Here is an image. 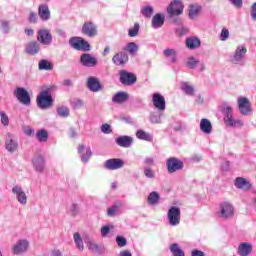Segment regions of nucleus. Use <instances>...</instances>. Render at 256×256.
<instances>
[{
	"label": "nucleus",
	"mask_w": 256,
	"mask_h": 256,
	"mask_svg": "<svg viewBox=\"0 0 256 256\" xmlns=\"http://www.w3.org/2000/svg\"><path fill=\"white\" fill-rule=\"evenodd\" d=\"M221 113L224 115V123L228 127H243V122L233 118V107L229 103L224 102L220 107Z\"/></svg>",
	"instance_id": "obj_1"
},
{
	"label": "nucleus",
	"mask_w": 256,
	"mask_h": 256,
	"mask_svg": "<svg viewBox=\"0 0 256 256\" xmlns=\"http://www.w3.org/2000/svg\"><path fill=\"white\" fill-rule=\"evenodd\" d=\"M246 55L247 47H245V45H239L230 56V63L233 65H239L240 67H245L247 63V60L245 59Z\"/></svg>",
	"instance_id": "obj_2"
},
{
	"label": "nucleus",
	"mask_w": 256,
	"mask_h": 256,
	"mask_svg": "<svg viewBox=\"0 0 256 256\" xmlns=\"http://www.w3.org/2000/svg\"><path fill=\"white\" fill-rule=\"evenodd\" d=\"M37 105L39 109H49L53 105V97L48 90H43L37 96Z\"/></svg>",
	"instance_id": "obj_3"
},
{
	"label": "nucleus",
	"mask_w": 256,
	"mask_h": 256,
	"mask_svg": "<svg viewBox=\"0 0 256 256\" xmlns=\"http://www.w3.org/2000/svg\"><path fill=\"white\" fill-rule=\"evenodd\" d=\"M167 219L171 227H177L181 223V209L177 206H172L167 212Z\"/></svg>",
	"instance_id": "obj_4"
},
{
	"label": "nucleus",
	"mask_w": 256,
	"mask_h": 256,
	"mask_svg": "<svg viewBox=\"0 0 256 256\" xmlns=\"http://www.w3.org/2000/svg\"><path fill=\"white\" fill-rule=\"evenodd\" d=\"M13 255H24L29 251V240L27 239H19L11 248Z\"/></svg>",
	"instance_id": "obj_5"
},
{
	"label": "nucleus",
	"mask_w": 256,
	"mask_h": 256,
	"mask_svg": "<svg viewBox=\"0 0 256 256\" xmlns=\"http://www.w3.org/2000/svg\"><path fill=\"white\" fill-rule=\"evenodd\" d=\"M69 43L73 49H76L77 51H89L91 49V45H89V42L85 41V39L81 37H72L69 40Z\"/></svg>",
	"instance_id": "obj_6"
},
{
	"label": "nucleus",
	"mask_w": 256,
	"mask_h": 256,
	"mask_svg": "<svg viewBox=\"0 0 256 256\" xmlns=\"http://www.w3.org/2000/svg\"><path fill=\"white\" fill-rule=\"evenodd\" d=\"M119 75V81L122 83V85L129 87L137 83V76L131 72H128L127 70H120Z\"/></svg>",
	"instance_id": "obj_7"
},
{
	"label": "nucleus",
	"mask_w": 256,
	"mask_h": 256,
	"mask_svg": "<svg viewBox=\"0 0 256 256\" xmlns=\"http://www.w3.org/2000/svg\"><path fill=\"white\" fill-rule=\"evenodd\" d=\"M166 167L168 173H177V171H181L184 167L183 162L176 157H170L166 160Z\"/></svg>",
	"instance_id": "obj_8"
},
{
	"label": "nucleus",
	"mask_w": 256,
	"mask_h": 256,
	"mask_svg": "<svg viewBox=\"0 0 256 256\" xmlns=\"http://www.w3.org/2000/svg\"><path fill=\"white\" fill-rule=\"evenodd\" d=\"M12 194L14 195L15 199L20 205H22L23 207L27 205L28 197H27V193H25V190H23V187L19 185H14L12 187Z\"/></svg>",
	"instance_id": "obj_9"
},
{
	"label": "nucleus",
	"mask_w": 256,
	"mask_h": 256,
	"mask_svg": "<svg viewBox=\"0 0 256 256\" xmlns=\"http://www.w3.org/2000/svg\"><path fill=\"white\" fill-rule=\"evenodd\" d=\"M14 96L19 100L22 105H31V96L29 92L23 87H17L14 90Z\"/></svg>",
	"instance_id": "obj_10"
},
{
	"label": "nucleus",
	"mask_w": 256,
	"mask_h": 256,
	"mask_svg": "<svg viewBox=\"0 0 256 256\" xmlns=\"http://www.w3.org/2000/svg\"><path fill=\"white\" fill-rule=\"evenodd\" d=\"M233 215H235V209L233 208V205H231L229 202L220 204L219 216L222 219H231Z\"/></svg>",
	"instance_id": "obj_11"
},
{
	"label": "nucleus",
	"mask_w": 256,
	"mask_h": 256,
	"mask_svg": "<svg viewBox=\"0 0 256 256\" xmlns=\"http://www.w3.org/2000/svg\"><path fill=\"white\" fill-rule=\"evenodd\" d=\"M167 13L170 17H173V15H183V3L181 0H173L167 7Z\"/></svg>",
	"instance_id": "obj_12"
},
{
	"label": "nucleus",
	"mask_w": 256,
	"mask_h": 256,
	"mask_svg": "<svg viewBox=\"0 0 256 256\" xmlns=\"http://www.w3.org/2000/svg\"><path fill=\"white\" fill-rule=\"evenodd\" d=\"M125 161L119 158H111L105 161L104 167L109 171H117V169H123Z\"/></svg>",
	"instance_id": "obj_13"
},
{
	"label": "nucleus",
	"mask_w": 256,
	"mask_h": 256,
	"mask_svg": "<svg viewBox=\"0 0 256 256\" xmlns=\"http://www.w3.org/2000/svg\"><path fill=\"white\" fill-rule=\"evenodd\" d=\"M19 147V142L15 138V135L8 133L5 140V149L8 153H15Z\"/></svg>",
	"instance_id": "obj_14"
},
{
	"label": "nucleus",
	"mask_w": 256,
	"mask_h": 256,
	"mask_svg": "<svg viewBox=\"0 0 256 256\" xmlns=\"http://www.w3.org/2000/svg\"><path fill=\"white\" fill-rule=\"evenodd\" d=\"M33 169L36 173H43L45 171V157L41 154H36L32 158Z\"/></svg>",
	"instance_id": "obj_15"
},
{
	"label": "nucleus",
	"mask_w": 256,
	"mask_h": 256,
	"mask_svg": "<svg viewBox=\"0 0 256 256\" xmlns=\"http://www.w3.org/2000/svg\"><path fill=\"white\" fill-rule=\"evenodd\" d=\"M37 39L41 45H51L53 43V36L49 29H41L38 31Z\"/></svg>",
	"instance_id": "obj_16"
},
{
	"label": "nucleus",
	"mask_w": 256,
	"mask_h": 256,
	"mask_svg": "<svg viewBox=\"0 0 256 256\" xmlns=\"http://www.w3.org/2000/svg\"><path fill=\"white\" fill-rule=\"evenodd\" d=\"M238 109L241 115L247 116L251 113V102L247 97L240 96L238 98Z\"/></svg>",
	"instance_id": "obj_17"
},
{
	"label": "nucleus",
	"mask_w": 256,
	"mask_h": 256,
	"mask_svg": "<svg viewBox=\"0 0 256 256\" xmlns=\"http://www.w3.org/2000/svg\"><path fill=\"white\" fill-rule=\"evenodd\" d=\"M152 103L155 109L159 111V113H163V111H165L166 102H165V97L163 95L159 93H154L152 96Z\"/></svg>",
	"instance_id": "obj_18"
},
{
	"label": "nucleus",
	"mask_w": 256,
	"mask_h": 256,
	"mask_svg": "<svg viewBox=\"0 0 256 256\" xmlns=\"http://www.w3.org/2000/svg\"><path fill=\"white\" fill-rule=\"evenodd\" d=\"M82 33L87 37H97V25L93 22H85L82 26Z\"/></svg>",
	"instance_id": "obj_19"
},
{
	"label": "nucleus",
	"mask_w": 256,
	"mask_h": 256,
	"mask_svg": "<svg viewBox=\"0 0 256 256\" xmlns=\"http://www.w3.org/2000/svg\"><path fill=\"white\" fill-rule=\"evenodd\" d=\"M86 85L89 91H92V93H98V91H101L102 89L101 82L95 76L89 77Z\"/></svg>",
	"instance_id": "obj_20"
},
{
	"label": "nucleus",
	"mask_w": 256,
	"mask_h": 256,
	"mask_svg": "<svg viewBox=\"0 0 256 256\" xmlns=\"http://www.w3.org/2000/svg\"><path fill=\"white\" fill-rule=\"evenodd\" d=\"M80 63L83 67H96L97 58L93 57L91 54H82L80 57Z\"/></svg>",
	"instance_id": "obj_21"
},
{
	"label": "nucleus",
	"mask_w": 256,
	"mask_h": 256,
	"mask_svg": "<svg viewBox=\"0 0 256 256\" xmlns=\"http://www.w3.org/2000/svg\"><path fill=\"white\" fill-rule=\"evenodd\" d=\"M78 153L81 157L82 163H89V159H91V155H93V152L91 151L90 147H86L83 145L78 146Z\"/></svg>",
	"instance_id": "obj_22"
},
{
	"label": "nucleus",
	"mask_w": 256,
	"mask_h": 256,
	"mask_svg": "<svg viewBox=\"0 0 256 256\" xmlns=\"http://www.w3.org/2000/svg\"><path fill=\"white\" fill-rule=\"evenodd\" d=\"M38 16L41 21H49V19H51V10H49V5L40 4L38 6Z\"/></svg>",
	"instance_id": "obj_23"
},
{
	"label": "nucleus",
	"mask_w": 256,
	"mask_h": 256,
	"mask_svg": "<svg viewBox=\"0 0 256 256\" xmlns=\"http://www.w3.org/2000/svg\"><path fill=\"white\" fill-rule=\"evenodd\" d=\"M129 61V54L127 52H118L112 57L114 65H125Z\"/></svg>",
	"instance_id": "obj_24"
},
{
	"label": "nucleus",
	"mask_w": 256,
	"mask_h": 256,
	"mask_svg": "<svg viewBox=\"0 0 256 256\" xmlns=\"http://www.w3.org/2000/svg\"><path fill=\"white\" fill-rule=\"evenodd\" d=\"M237 253L240 256H249L251 253H253V245L248 242H242L238 246Z\"/></svg>",
	"instance_id": "obj_25"
},
{
	"label": "nucleus",
	"mask_w": 256,
	"mask_h": 256,
	"mask_svg": "<svg viewBox=\"0 0 256 256\" xmlns=\"http://www.w3.org/2000/svg\"><path fill=\"white\" fill-rule=\"evenodd\" d=\"M203 7L199 4H190L188 6V17L191 20L197 19L202 11Z\"/></svg>",
	"instance_id": "obj_26"
},
{
	"label": "nucleus",
	"mask_w": 256,
	"mask_h": 256,
	"mask_svg": "<svg viewBox=\"0 0 256 256\" xmlns=\"http://www.w3.org/2000/svg\"><path fill=\"white\" fill-rule=\"evenodd\" d=\"M115 142L119 147L128 149L133 145V138L131 136H120L116 138Z\"/></svg>",
	"instance_id": "obj_27"
},
{
	"label": "nucleus",
	"mask_w": 256,
	"mask_h": 256,
	"mask_svg": "<svg viewBox=\"0 0 256 256\" xmlns=\"http://www.w3.org/2000/svg\"><path fill=\"white\" fill-rule=\"evenodd\" d=\"M165 23V15L161 13H157L152 17V28L153 29H161Z\"/></svg>",
	"instance_id": "obj_28"
},
{
	"label": "nucleus",
	"mask_w": 256,
	"mask_h": 256,
	"mask_svg": "<svg viewBox=\"0 0 256 256\" xmlns=\"http://www.w3.org/2000/svg\"><path fill=\"white\" fill-rule=\"evenodd\" d=\"M200 131H202V133H205L206 135H211V133H213V125L211 124V121L209 119H201Z\"/></svg>",
	"instance_id": "obj_29"
},
{
	"label": "nucleus",
	"mask_w": 256,
	"mask_h": 256,
	"mask_svg": "<svg viewBox=\"0 0 256 256\" xmlns=\"http://www.w3.org/2000/svg\"><path fill=\"white\" fill-rule=\"evenodd\" d=\"M40 49L41 46L39 45V43L33 41L27 44L25 51L28 55H37Z\"/></svg>",
	"instance_id": "obj_30"
},
{
	"label": "nucleus",
	"mask_w": 256,
	"mask_h": 256,
	"mask_svg": "<svg viewBox=\"0 0 256 256\" xmlns=\"http://www.w3.org/2000/svg\"><path fill=\"white\" fill-rule=\"evenodd\" d=\"M186 47L188 49H199L201 47V40L197 37H189L186 39Z\"/></svg>",
	"instance_id": "obj_31"
},
{
	"label": "nucleus",
	"mask_w": 256,
	"mask_h": 256,
	"mask_svg": "<svg viewBox=\"0 0 256 256\" xmlns=\"http://www.w3.org/2000/svg\"><path fill=\"white\" fill-rule=\"evenodd\" d=\"M234 185L237 189H249L251 182L243 177H237L234 181Z\"/></svg>",
	"instance_id": "obj_32"
},
{
	"label": "nucleus",
	"mask_w": 256,
	"mask_h": 256,
	"mask_svg": "<svg viewBox=\"0 0 256 256\" xmlns=\"http://www.w3.org/2000/svg\"><path fill=\"white\" fill-rule=\"evenodd\" d=\"M129 99V94L127 92L120 91L112 97L113 103H125Z\"/></svg>",
	"instance_id": "obj_33"
},
{
	"label": "nucleus",
	"mask_w": 256,
	"mask_h": 256,
	"mask_svg": "<svg viewBox=\"0 0 256 256\" xmlns=\"http://www.w3.org/2000/svg\"><path fill=\"white\" fill-rule=\"evenodd\" d=\"M124 51H127L129 55L135 57V55H137V51H139V45H137L135 42H129L124 47Z\"/></svg>",
	"instance_id": "obj_34"
},
{
	"label": "nucleus",
	"mask_w": 256,
	"mask_h": 256,
	"mask_svg": "<svg viewBox=\"0 0 256 256\" xmlns=\"http://www.w3.org/2000/svg\"><path fill=\"white\" fill-rule=\"evenodd\" d=\"M170 252L172 256H185V252L177 243H173L170 245Z\"/></svg>",
	"instance_id": "obj_35"
},
{
	"label": "nucleus",
	"mask_w": 256,
	"mask_h": 256,
	"mask_svg": "<svg viewBox=\"0 0 256 256\" xmlns=\"http://www.w3.org/2000/svg\"><path fill=\"white\" fill-rule=\"evenodd\" d=\"M153 13H155V9L151 5L144 6L141 8V14L146 19H151V17H153Z\"/></svg>",
	"instance_id": "obj_36"
},
{
	"label": "nucleus",
	"mask_w": 256,
	"mask_h": 256,
	"mask_svg": "<svg viewBox=\"0 0 256 256\" xmlns=\"http://www.w3.org/2000/svg\"><path fill=\"white\" fill-rule=\"evenodd\" d=\"M36 138L40 143H46V141L49 139V133L45 129L38 130L36 132Z\"/></svg>",
	"instance_id": "obj_37"
},
{
	"label": "nucleus",
	"mask_w": 256,
	"mask_h": 256,
	"mask_svg": "<svg viewBox=\"0 0 256 256\" xmlns=\"http://www.w3.org/2000/svg\"><path fill=\"white\" fill-rule=\"evenodd\" d=\"M136 137L141 141H153V136L143 130H137Z\"/></svg>",
	"instance_id": "obj_38"
},
{
	"label": "nucleus",
	"mask_w": 256,
	"mask_h": 256,
	"mask_svg": "<svg viewBox=\"0 0 256 256\" xmlns=\"http://www.w3.org/2000/svg\"><path fill=\"white\" fill-rule=\"evenodd\" d=\"M74 243L79 251H83L85 249L83 238H81V234H79V232L74 233Z\"/></svg>",
	"instance_id": "obj_39"
},
{
	"label": "nucleus",
	"mask_w": 256,
	"mask_h": 256,
	"mask_svg": "<svg viewBox=\"0 0 256 256\" xmlns=\"http://www.w3.org/2000/svg\"><path fill=\"white\" fill-rule=\"evenodd\" d=\"M181 89L186 95H189L190 97L195 95V88L192 85H189L187 82L182 83Z\"/></svg>",
	"instance_id": "obj_40"
},
{
	"label": "nucleus",
	"mask_w": 256,
	"mask_h": 256,
	"mask_svg": "<svg viewBox=\"0 0 256 256\" xmlns=\"http://www.w3.org/2000/svg\"><path fill=\"white\" fill-rule=\"evenodd\" d=\"M186 66L188 69H197L199 66V59L195 58V56L188 57Z\"/></svg>",
	"instance_id": "obj_41"
},
{
	"label": "nucleus",
	"mask_w": 256,
	"mask_h": 256,
	"mask_svg": "<svg viewBox=\"0 0 256 256\" xmlns=\"http://www.w3.org/2000/svg\"><path fill=\"white\" fill-rule=\"evenodd\" d=\"M164 57H169L171 63H175L177 61V51L175 49H166L164 50Z\"/></svg>",
	"instance_id": "obj_42"
},
{
	"label": "nucleus",
	"mask_w": 256,
	"mask_h": 256,
	"mask_svg": "<svg viewBox=\"0 0 256 256\" xmlns=\"http://www.w3.org/2000/svg\"><path fill=\"white\" fill-rule=\"evenodd\" d=\"M38 67L40 71H53V64L47 60H41Z\"/></svg>",
	"instance_id": "obj_43"
},
{
	"label": "nucleus",
	"mask_w": 256,
	"mask_h": 256,
	"mask_svg": "<svg viewBox=\"0 0 256 256\" xmlns=\"http://www.w3.org/2000/svg\"><path fill=\"white\" fill-rule=\"evenodd\" d=\"M89 251H91L92 253H99L100 248H99V244L93 242V240L88 239L85 241Z\"/></svg>",
	"instance_id": "obj_44"
},
{
	"label": "nucleus",
	"mask_w": 256,
	"mask_h": 256,
	"mask_svg": "<svg viewBox=\"0 0 256 256\" xmlns=\"http://www.w3.org/2000/svg\"><path fill=\"white\" fill-rule=\"evenodd\" d=\"M147 201H148L149 205H157V203H159V193L151 192L148 195Z\"/></svg>",
	"instance_id": "obj_45"
},
{
	"label": "nucleus",
	"mask_w": 256,
	"mask_h": 256,
	"mask_svg": "<svg viewBox=\"0 0 256 256\" xmlns=\"http://www.w3.org/2000/svg\"><path fill=\"white\" fill-rule=\"evenodd\" d=\"M143 174L147 179H155V171L151 167H144Z\"/></svg>",
	"instance_id": "obj_46"
},
{
	"label": "nucleus",
	"mask_w": 256,
	"mask_h": 256,
	"mask_svg": "<svg viewBox=\"0 0 256 256\" xmlns=\"http://www.w3.org/2000/svg\"><path fill=\"white\" fill-rule=\"evenodd\" d=\"M57 113L59 117H67L69 115V108L67 106H59L57 108Z\"/></svg>",
	"instance_id": "obj_47"
},
{
	"label": "nucleus",
	"mask_w": 256,
	"mask_h": 256,
	"mask_svg": "<svg viewBox=\"0 0 256 256\" xmlns=\"http://www.w3.org/2000/svg\"><path fill=\"white\" fill-rule=\"evenodd\" d=\"M0 121L4 127L9 126V116H7V113H5V111H0Z\"/></svg>",
	"instance_id": "obj_48"
},
{
	"label": "nucleus",
	"mask_w": 256,
	"mask_h": 256,
	"mask_svg": "<svg viewBox=\"0 0 256 256\" xmlns=\"http://www.w3.org/2000/svg\"><path fill=\"white\" fill-rule=\"evenodd\" d=\"M1 31L2 33H4L5 35L9 34V32L11 31V27L9 26V22L5 21V20H1Z\"/></svg>",
	"instance_id": "obj_49"
},
{
	"label": "nucleus",
	"mask_w": 256,
	"mask_h": 256,
	"mask_svg": "<svg viewBox=\"0 0 256 256\" xmlns=\"http://www.w3.org/2000/svg\"><path fill=\"white\" fill-rule=\"evenodd\" d=\"M163 112H160L159 114L157 113H152L150 115V122L154 123V124H159L161 123V115Z\"/></svg>",
	"instance_id": "obj_50"
},
{
	"label": "nucleus",
	"mask_w": 256,
	"mask_h": 256,
	"mask_svg": "<svg viewBox=\"0 0 256 256\" xmlns=\"http://www.w3.org/2000/svg\"><path fill=\"white\" fill-rule=\"evenodd\" d=\"M129 37H137L139 35V23H135L134 27L128 31Z\"/></svg>",
	"instance_id": "obj_51"
},
{
	"label": "nucleus",
	"mask_w": 256,
	"mask_h": 256,
	"mask_svg": "<svg viewBox=\"0 0 256 256\" xmlns=\"http://www.w3.org/2000/svg\"><path fill=\"white\" fill-rule=\"evenodd\" d=\"M70 212L74 217H76V215H79V213H81V207L78 204L73 203L70 206Z\"/></svg>",
	"instance_id": "obj_52"
},
{
	"label": "nucleus",
	"mask_w": 256,
	"mask_h": 256,
	"mask_svg": "<svg viewBox=\"0 0 256 256\" xmlns=\"http://www.w3.org/2000/svg\"><path fill=\"white\" fill-rule=\"evenodd\" d=\"M143 165L145 167H153V165H155V158L151 156L144 158Z\"/></svg>",
	"instance_id": "obj_53"
},
{
	"label": "nucleus",
	"mask_w": 256,
	"mask_h": 256,
	"mask_svg": "<svg viewBox=\"0 0 256 256\" xmlns=\"http://www.w3.org/2000/svg\"><path fill=\"white\" fill-rule=\"evenodd\" d=\"M116 243L118 247H125L127 245V238L123 236H117Z\"/></svg>",
	"instance_id": "obj_54"
},
{
	"label": "nucleus",
	"mask_w": 256,
	"mask_h": 256,
	"mask_svg": "<svg viewBox=\"0 0 256 256\" xmlns=\"http://www.w3.org/2000/svg\"><path fill=\"white\" fill-rule=\"evenodd\" d=\"M71 105H72L73 109H81V107H83V105H85V103L81 99H75L72 101Z\"/></svg>",
	"instance_id": "obj_55"
},
{
	"label": "nucleus",
	"mask_w": 256,
	"mask_h": 256,
	"mask_svg": "<svg viewBox=\"0 0 256 256\" xmlns=\"http://www.w3.org/2000/svg\"><path fill=\"white\" fill-rule=\"evenodd\" d=\"M187 33H189V28L185 26L176 29V35L179 37H183V35H187Z\"/></svg>",
	"instance_id": "obj_56"
},
{
	"label": "nucleus",
	"mask_w": 256,
	"mask_h": 256,
	"mask_svg": "<svg viewBox=\"0 0 256 256\" xmlns=\"http://www.w3.org/2000/svg\"><path fill=\"white\" fill-rule=\"evenodd\" d=\"M117 211H119V207H117L116 205L108 208L107 210L108 217H115V215H117Z\"/></svg>",
	"instance_id": "obj_57"
},
{
	"label": "nucleus",
	"mask_w": 256,
	"mask_h": 256,
	"mask_svg": "<svg viewBox=\"0 0 256 256\" xmlns=\"http://www.w3.org/2000/svg\"><path fill=\"white\" fill-rule=\"evenodd\" d=\"M229 39V30L223 28L220 34V41H227Z\"/></svg>",
	"instance_id": "obj_58"
},
{
	"label": "nucleus",
	"mask_w": 256,
	"mask_h": 256,
	"mask_svg": "<svg viewBox=\"0 0 256 256\" xmlns=\"http://www.w3.org/2000/svg\"><path fill=\"white\" fill-rule=\"evenodd\" d=\"M28 21H29V23H37V21H38L37 13H35L33 11L30 12Z\"/></svg>",
	"instance_id": "obj_59"
},
{
	"label": "nucleus",
	"mask_w": 256,
	"mask_h": 256,
	"mask_svg": "<svg viewBox=\"0 0 256 256\" xmlns=\"http://www.w3.org/2000/svg\"><path fill=\"white\" fill-rule=\"evenodd\" d=\"M23 132L28 137H31V135H33L35 133V130L31 126H26V127L23 128Z\"/></svg>",
	"instance_id": "obj_60"
},
{
	"label": "nucleus",
	"mask_w": 256,
	"mask_h": 256,
	"mask_svg": "<svg viewBox=\"0 0 256 256\" xmlns=\"http://www.w3.org/2000/svg\"><path fill=\"white\" fill-rule=\"evenodd\" d=\"M102 133L109 134L111 133V126L109 124H103L101 126Z\"/></svg>",
	"instance_id": "obj_61"
},
{
	"label": "nucleus",
	"mask_w": 256,
	"mask_h": 256,
	"mask_svg": "<svg viewBox=\"0 0 256 256\" xmlns=\"http://www.w3.org/2000/svg\"><path fill=\"white\" fill-rule=\"evenodd\" d=\"M110 231H111V228H109V226H103L101 228V235H102V237H107V235H109Z\"/></svg>",
	"instance_id": "obj_62"
},
{
	"label": "nucleus",
	"mask_w": 256,
	"mask_h": 256,
	"mask_svg": "<svg viewBox=\"0 0 256 256\" xmlns=\"http://www.w3.org/2000/svg\"><path fill=\"white\" fill-rule=\"evenodd\" d=\"M251 17L254 21H256V2L251 7Z\"/></svg>",
	"instance_id": "obj_63"
},
{
	"label": "nucleus",
	"mask_w": 256,
	"mask_h": 256,
	"mask_svg": "<svg viewBox=\"0 0 256 256\" xmlns=\"http://www.w3.org/2000/svg\"><path fill=\"white\" fill-rule=\"evenodd\" d=\"M191 256H205V252L201 250H193Z\"/></svg>",
	"instance_id": "obj_64"
}]
</instances>
